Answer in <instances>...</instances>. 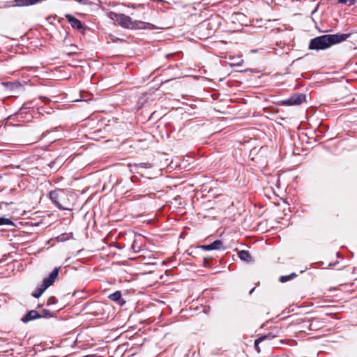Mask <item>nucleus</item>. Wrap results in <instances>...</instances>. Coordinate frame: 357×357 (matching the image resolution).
<instances>
[{
    "label": "nucleus",
    "instance_id": "nucleus-1",
    "mask_svg": "<svg viewBox=\"0 0 357 357\" xmlns=\"http://www.w3.org/2000/svg\"><path fill=\"white\" fill-rule=\"evenodd\" d=\"M354 33H336V34H328L317 36L312 38L309 45L310 50H326L330 47L333 45H335L343 41H345L347 38H350Z\"/></svg>",
    "mask_w": 357,
    "mask_h": 357
},
{
    "label": "nucleus",
    "instance_id": "nucleus-2",
    "mask_svg": "<svg viewBox=\"0 0 357 357\" xmlns=\"http://www.w3.org/2000/svg\"><path fill=\"white\" fill-rule=\"evenodd\" d=\"M71 197H73L71 194L61 189L51 191L50 193V199L61 210L73 209V204L70 201Z\"/></svg>",
    "mask_w": 357,
    "mask_h": 357
},
{
    "label": "nucleus",
    "instance_id": "nucleus-3",
    "mask_svg": "<svg viewBox=\"0 0 357 357\" xmlns=\"http://www.w3.org/2000/svg\"><path fill=\"white\" fill-rule=\"evenodd\" d=\"M59 271L60 268H55L48 277L44 278L43 283L36 289L31 295L36 298H39L54 283L58 277Z\"/></svg>",
    "mask_w": 357,
    "mask_h": 357
},
{
    "label": "nucleus",
    "instance_id": "nucleus-4",
    "mask_svg": "<svg viewBox=\"0 0 357 357\" xmlns=\"http://www.w3.org/2000/svg\"><path fill=\"white\" fill-rule=\"evenodd\" d=\"M109 17L116 21L120 26L126 29H132V20L130 17L122 13H116L114 12L109 13Z\"/></svg>",
    "mask_w": 357,
    "mask_h": 357
},
{
    "label": "nucleus",
    "instance_id": "nucleus-5",
    "mask_svg": "<svg viewBox=\"0 0 357 357\" xmlns=\"http://www.w3.org/2000/svg\"><path fill=\"white\" fill-rule=\"evenodd\" d=\"M305 95L296 93L283 101L284 105H298L305 101Z\"/></svg>",
    "mask_w": 357,
    "mask_h": 357
},
{
    "label": "nucleus",
    "instance_id": "nucleus-6",
    "mask_svg": "<svg viewBox=\"0 0 357 357\" xmlns=\"http://www.w3.org/2000/svg\"><path fill=\"white\" fill-rule=\"evenodd\" d=\"M132 29H155V26L153 24L145 22L143 21H133L132 20Z\"/></svg>",
    "mask_w": 357,
    "mask_h": 357
},
{
    "label": "nucleus",
    "instance_id": "nucleus-7",
    "mask_svg": "<svg viewBox=\"0 0 357 357\" xmlns=\"http://www.w3.org/2000/svg\"><path fill=\"white\" fill-rule=\"evenodd\" d=\"M200 248L204 250H220L223 248V243L220 240H215L212 243L208 245H201Z\"/></svg>",
    "mask_w": 357,
    "mask_h": 357
},
{
    "label": "nucleus",
    "instance_id": "nucleus-8",
    "mask_svg": "<svg viewBox=\"0 0 357 357\" xmlns=\"http://www.w3.org/2000/svg\"><path fill=\"white\" fill-rule=\"evenodd\" d=\"M40 318V313H38L36 310H30L29 311L22 319V321L24 323H28L30 321H33L37 319Z\"/></svg>",
    "mask_w": 357,
    "mask_h": 357
},
{
    "label": "nucleus",
    "instance_id": "nucleus-9",
    "mask_svg": "<svg viewBox=\"0 0 357 357\" xmlns=\"http://www.w3.org/2000/svg\"><path fill=\"white\" fill-rule=\"evenodd\" d=\"M65 17L73 28L77 29L78 30H80L83 28V25L81 21L75 18L74 16L70 14H66Z\"/></svg>",
    "mask_w": 357,
    "mask_h": 357
},
{
    "label": "nucleus",
    "instance_id": "nucleus-10",
    "mask_svg": "<svg viewBox=\"0 0 357 357\" xmlns=\"http://www.w3.org/2000/svg\"><path fill=\"white\" fill-rule=\"evenodd\" d=\"M108 298L118 303L120 305H123L126 302L121 297V293L119 291H117L112 294H110Z\"/></svg>",
    "mask_w": 357,
    "mask_h": 357
},
{
    "label": "nucleus",
    "instance_id": "nucleus-11",
    "mask_svg": "<svg viewBox=\"0 0 357 357\" xmlns=\"http://www.w3.org/2000/svg\"><path fill=\"white\" fill-rule=\"evenodd\" d=\"M42 0H15L16 5L18 6H28L36 4Z\"/></svg>",
    "mask_w": 357,
    "mask_h": 357
},
{
    "label": "nucleus",
    "instance_id": "nucleus-12",
    "mask_svg": "<svg viewBox=\"0 0 357 357\" xmlns=\"http://www.w3.org/2000/svg\"><path fill=\"white\" fill-rule=\"evenodd\" d=\"M42 0H15L16 5L18 6H28L36 4Z\"/></svg>",
    "mask_w": 357,
    "mask_h": 357
},
{
    "label": "nucleus",
    "instance_id": "nucleus-13",
    "mask_svg": "<svg viewBox=\"0 0 357 357\" xmlns=\"http://www.w3.org/2000/svg\"><path fill=\"white\" fill-rule=\"evenodd\" d=\"M238 257L245 261L250 262L252 261V257L248 251L247 250H241L238 252Z\"/></svg>",
    "mask_w": 357,
    "mask_h": 357
},
{
    "label": "nucleus",
    "instance_id": "nucleus-14",
    "mask_svg": "<svg viewBox=\"0 0 357 357\" xmlns=\"http://www.w3.org/2000/svg\"><path fill=\"white\" fill-rule=\"evenodd\" d=\"M272 337H273V336H272L271 334H268V335H266L261 336L259 338H257V340H255V350L258 353H259L260 352V348L259 347V344L261 343L262 341H264L266 339L272 338Z\"/></svg>",
    "mask_w": 357,
    "mask_h": 357
},
{
    "label": "nucleus",
    "instance_id": "nucleus-15",
    "mask_svg": "<svg viewBox=\"0 0 357 357\" xmlns=\"http://www.w3.org/2000/svg\"><path fill=\"white\" fill-rule=\"evenodd\" d=\"M296 273H291V274H290V275H282V276H280V279H279V281H280V282L284 283V282H287V281H289V280H291L294 279V278H296Z\"/></svg>",
    "mask_w": 357,
    "mask_h": 357
},
{
    "label": "nucleus",
    "instance_id": "nucleus-16",
    "mask_svg": "<svg viewBox=\"0 0 357 357\" xmlns=\"http://www.w3.org/2000/svg\"><path fill=\"white\" fill-rule=\"evenodd\" d=\"M319 328V321L314 319L309 325V329L311 331H317Z\"/></svg>",
    "mask_w": 357,
    "mask_h": 357
},
{
    "label": "nucleus",
    "instance_id": "nucleus-17",
    "mask_svg": "<svg viewBox=\"0 0 357 357\" xmlns=\"http://www.w3.org/2000/svg\"><path fill=\"white\" fill-rule=\"evenodd\" d=\"M13 225L10 219L4 217H0V226L1 225Z\"/></svg>",
    "mask_w": 357,
    "mask_h": 357
},
{
    "label": "nucleus",
    "instance_id": "nucleus-18",
    "mask_svg": "<svg viewBox=\"0 0 357 357\" xmlns=\"http://www.w3.org/2000/svg\"><path fill=\"white\" fill-rule=\"evenodd\" d=\"M40 318L41 317L50 318V317H52V313L49 310L44 309L42 310L41 314H40Z\"/></svg>",
    "mask_w": 357,
    "mask_h": 357
},
{
    "label": "nucleus",
    "instance_id": "nucleus-19",
    "mask_svg": "<svg viewBox=\"0 0 357 357\" xmlns=\"http://www.w3.org/2000/svg\"><path fill=\"white\" fill-rule=\"evenodd\" d=\"M202 5L204 6H213L216 3V2L214 1V0H202Z\"/></svg>",
    "mask_w": 357,
    "mask_h": 357
},
{
    "label": "nucleus",
    "instance_id": "nucleus-20",
    "mask_svg": "<svg viewBox=\"0 0 357 357\" xmlns=\"http://www.w3.org/2000/svg\"><path fill=\"white\" fill-rule=\"evenodd\" d=\"M339 3L343 4H348L349 6L354 5L356 3V0H337Z\"/></svg>",
    "mask_w": 357,
    "mask_h": 357
},
{
    "label": "nucleus",
    "instance_id": "nucleus-21",
    "mask_svg": "<svg viewBox=\"0 0 357 357\" xmlns=\"http://www.w3.org/2000/svg\"><path fill=\"white\" fill-rule=\"evenodd\" d=\"M210 25V23H206V22H202L199 26V30H203V29H208V27Z\"/></svg>",
    "mask_w": 357,
    "mask_h": 357
},
{
    "label": "nucleus",
    "instance_id": "nucleus-22",
    "mask_svg": "<svg viewBox=\"0 0 357 357\" xmlns=\"http://www.w3.org/2000/svg\"><path fill=\"white\" fill-rule=\"evenodd\" d=\"M31 107L29 106V103H24L22 107L20 108V110H22V109H29Z\"/></svg>",
    "mask_w": 357,
    "mask_h": 357
},
{
    "label": "nucleus",
    "instance_id": "nucleus-23",
    "mask_svg": "<svg viewBox=\"0 0 357 357\" xmlns=\"http://www.w3.org/2000/svg\"><path fill=\"white\" fill-rule=\"evenodd\" d=\"M86 1L87 0H78V1L82 3H86Z\"/></svg>",
    "mask_w": 357,
    "mask_h": 357
},
{
    "label": "nucleus",
    "instance_id": "nucleus-24",
    "mask_svg": "<svg viewBox=\"0 0 357 357\" xmlns=\"http://www.w3.org/2000/svg\"><path fill=\"white\" fill-rule=\"evenodd\" d=\"M213 33V31H211V29H210L209 32L208 33V34L206 35V37H208L209 36H211V34Z\"/></svg>",
    "mask_w": 357,
    "mask_h": 357
},
{
    "label": "nucleus",
    "instance_id": "nucleus-25",
    "mask_svg": "<svg viewBox=\"0 0 357 357\" xmlns=\"http://www.w3.org/2000/svg\"><path fill=\"white\" fill-rule=\"evenodd\" d=\"M139 6L137 5H135V4H132L131 7L133 8H137Z\"/></svg>",
    "mask_w": 357,
    "mask_h": 357
},
{
    "label": "nucleus",
    "instance_id": "nucleus-26",
    "mask_svg": "<svg viewBox=\"0 0 357 357\" xmlns=\"http://www.w3.org/2000/svg\"><path fill=\"white\" fill-rule=\"evenodd\" d=\"M64 236V234L61 235V236H59L58 238H60L61 241L63 240V236Z\"/></svg>",
    "mask_w": 357,
    "mask_h": 357
},
{
    "label": "nucleus",
    "instance_id": "nucleus-27",
    "mask_svg": "<svg viewBox=\"0 0 357 357\" xmlns=\"http://www.w3.org/2000/svg\"><path fill=\"white\" fill-rule=\"evenodd\" d=\"M255 288L252 289L250 290V294H252V292L255 291Z\"/></svg>",
    "mask_w": 357,
    "mask_h": 357
},
{
    "label": "nucleus",
    "instance_id": "nucleus-28",
    "mask_svg": "<svg viewBox=\"0 0 357 357\" xmlns=\"http://www.w3.org/2000/svg\"><path fill=\"white\" fill-rule=\"evenodd\" d=\"M208 262V260L206 258H204V264L207 263Z\"/></svg>",
    "mask_w": 357,
    "mask_h": 357
},
{
    "label": "nucleus",
    "instance_id": "nucleus-29",
    "mask_svg": "<svg viewBox=\"0 0 357 357\" xmlns=\"http://www.w3.org/2000/svg\"><path fill=\"white\" fill-rule=\"evenodd\" d=\"M354 40H357V35L354 36Z\"/></svg>",
    "mask_w": 357,
    "mask_h": 357
},
{
    "label": "nucleus",
    "instance_id": "nucleus-30",
    "mask_svg": "<svg viewBox=\"0 0 357 357\" xmlns=\"http://www.w3.org/2000/svg\"><path fill=\"white\" fill-rule=\"evenodd\" d=\"M0 8H2L1 6H0Z\"/></svg>",
    "mask_w": 357,
    "mask_h": 357
}]
</instances>
